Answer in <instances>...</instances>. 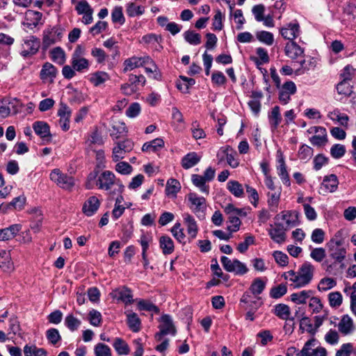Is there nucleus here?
I'll use <instances>...</instances> for the list:
<instances>
[{
	"mask_svg": "<svg viewBox=\"0 0 356 356\" xmlns=\"http://www.w3.org/2000/svg\"><path fill=\"white\" fill-rule=\"evenodd\" d=\"M40 40L35 35H29L22 40V49L19 54L27 58L35 55L40 47Z\"/></svg>",
	"mask_w": 356,
	"mask_h": 356,
	"instance_id": "obj_5",
	"label": "nucleus"
},
{
	"mask_svg": "<svg viewBox=\"0 0 356 356\" xmlns=\"http://www.w3.org/2000/svg\"><path fill=\"white\" fill-rule=\"evenodd\" d=\"M127 14L130 17L142 15L145 13V8L141 6H136L134 3L127 5Z\"/></svg>",
	"mask_w": 356,
	"mask_h": 356,
	"instance_id": "obj_50",
	"label": "nucleus"
},
{
	"mask_svg": "<svg viewBox=\"0 0 356 356\" xmlns=\"http://www.w3.org/2000/svg\"><path fill=\"white\" fill-rule=\"evenodd\" d=\"M318 64V59L314 57L309 56L306 59H303L300 62V67L294 72L295 74L302 75L306 72L314 70Z\"/></svg>",
	"mask_w": 356,
	"mask_h": 356,
	"instance_id": "obj_17",
	"label": "nucleus"
},
{
	"mask_svg": "<svg viewBox=\"0 0 356 356\" xmlns=\"http://www.w3.org/2000/svg\"><path fill=\"white\" fill-rule=\"evenodd\" d=\"M314 294L312 290H303L300 292L293 293L291 295V300L296 304H305L309 298Z\"/></svg>",
	"mask_w": 356,
	"mask_h": 356,
	"instance_id": "obj_30",
	"label": "nucleus"
},
{
	"mask_svg": "<svg viewBox=\"0 0 356 356\" xmlns=\"http://www.w3.org/2000/svg\"><path fill=\"white\" fill-rule=\"evenodd\" d=\"M313 149L311 147L304 144L300 147L298 152V156L300 160L308 161L313 156Z\"/></svg>",
	"mask_w": 356,
	"mask_h": 356,
	"instance_id": "obj_53",
	"label": "nucleus"
},
{
	"mask_svg": "<svg viewBox=\"0 0 356 356\" xmlns=\"http://www.w3.org/2000/svg\"><path fill=\"white\" fill-rule=\"evenodd\" d=\"M181 189V184L178 180L176 179H169L166 183L165 186V194L168 196L172 195V197H176L177 193Z\"/></svg>",
	"mask_w": 356,
	"mask_h": 356,
	"instance_id": "obj_37",
	"label": "nucleus"
},
{
	"mask_svg": "<svg viewBox=\"0 0 356 356\" xmlns=\"http://www.w3.org/2000/svg\"><path fill=\"white\" fill-rule=\"evenodd\" d=\"M47 340L53 345H56L59 341L61 340V337L59 332L56 328H50L46 332Z\"/></svg>",
	"mask_w": 356,
	"mask_h": 356,
	"instance_id": "obj_62",
	"label": "nucleus"
},
{
	"mask_svg": "<svg viewBox=\"0 0 356 356\" xmlns=\"http://www.w3.org/2000/svg\"><path fill=\"white\" fill-rule=\"evenodd\" d=\"M111 19L113 23H118L122 25L125 22V18L122 13V6H115L111 13Z\"/></svg>",
	"mask_w": 356,
	"mask_h": 356,
	"instance_id": "obj_51",
	"label": "nucleus"
},
{
	"mask_svg": "<svg viewBox=\"0 0 356 356\" xmlns=\"http://www.w3.org/2000/svg\"><path fill=\"white\" fill-rule=\"evenodd\" d=\"M109 79V75L105 72H97L91 75L90 81L95 86H99Z\"/></svg>",
	"mask_w": 356,
	"mask_h": 356,
	"instance_id": "obj_45",
	"label": "nucleus"
},
{
	"mask_svg": "<svg viewBox=\"0 0 356 356\" xmlns=\"http://www.w3.org/2000/svg\"><path fill=\"white\" fill-rule=\"evenodd\" d=\"M113 346L117 353L120 355H127L130 352L128 343L122 338H115Z\"/></svg>",
	"mask_w": 356,
	"mask_h": 356,
	"instance_id": "obj_36",
	"label": "nucleus"
},
{
	"mask_svg": "<svg viewBox=\"0 0 356 356\" xmlns=\"http://www.w3.org/2000/svg\"><path fill=\"white\" fill-rule=\"evenodd\" d=\"M227 188L228 191L236 197H241L243 196V188L238 181L229 180L227 184Z\"/></svg>",
	"mask_w": 356,
	"mask_h": 356,
	"instance_id": "obj_39",
	"label": "nucleus"
},
{
	"mask_svg": "<svg viewBox=\"0 0 356 356\" xmlns=\"http://www.w3.org/2000/svg\"><path fill=\"white\" fill-rule=\"evenodd\" d=\"M201 159V156L196 152H192L188 153L181 159V166L184 169H189L197 164Z\"/></svg>",
	"mask_w": 356,
	"mask_h": 356,
	"instance_id": "obj_25",
	"label": "nucleus"
},
{
	"mask_svg": "<svg viewBox=\"0 0 356 356\" xmlns=\"http://www.w3.org/2000/svg\"><path fill=\"white\" fill-rule=\"evenodd\" d=\"M137 307L139 311L152 312L155 314H159L160 312L159 307L147 300H139L137 303Z\"/></svg>",
	"mask_w": 356,
	"mask_h": 356,
	"instance_id": "obj_38",
	"label": "nucleus"
},
{
	"mask_svg": "<svg viewBox=\"0 0 356 356\" xmlns=\"http://www.w3.org/2000/svg\"><path fill=\"white\" fill-rule=\"evenodd\" d=\"M95 356H112L111 350L107 345L98 343L94 348Z\"/></svg>",
	"mask_w": 356,
	"mask_h": 356,
	"instance_id": "obj_56",
	"label": "nucleus"
},
{
	"mask_svg": "<svg viewBox=\"0 0 356 356\" xmlns=\"http://www.w3.org/2000/svg\"><path fill=\"white\" fill-rule=\"evenodd\" d=\"M346 152V147L341 144H334L330 148V154L336 159L343 157L345 155Z\"/></svg>",
	"mask_w": 356,
	"mask_h": 356,
	"instance_id": "obj_57",
	"label": "nucleus"
},
{
	"mask_svg": "<svg viewBox=\"0 0 356 356\" xmlns=\"http://www.w3.org/2000/svg\"><path fill=\"white\" fill-rule=\"evenodd\" d=\"M50 54H51V59L54 62H56L57 63H58L60 65H62L65 63V51L61 47H57L54 48L51 51Z\"/></svg>",
	"mask_w": 356,
	"mask_h": 356,
	"instance_id": "obj_47",
	"label": "nucleus"
},
{
	"mask_svg": "<svg viewBox=\"0 0 356 356\" xmlns=\"http://www.w3.org/2000/svg\"><path fill=\"white\" fill-rule=\"evenodd\" d=\"M342 295L339 291H334L329 293L328 300L332 307H338L342 303Z\"/></svg>",
	"mask_w": 356,
	"mask_h": 356,
	"instance_id": "obj_59",
	"label": "nucleus"
},
{
	"mask_svg": "<svg viewBox=\"0 0 356 356\" xmlns=\"http://www.w3.org/2000/svg\"><path fill=\"white\" fill-rule=\"evenodd\" d=\"M274 314L280 318L282 320H289L293 321L294 317L290 318L289 316L291 314L290 308L285 304H277L275 306Z\"/></svg>",
	"mask_w": 356,
	"mask_h": 356,
	"instance_id": "obj_34",
	"label": "nucleus"
},
{
	"mask_svg": "<svg viewBox=\"0 0 356 356\" xmlns=\"http://www.w3.org/2000/svg\"><path fill=\"white\" fill-rule=\"evenodd\" d=\"M285 54L291 59H296L304 54V49L293 41L286 43L284 49Z\"/></svg>",
	"mask_w": 356,
	"mask_h": 356,
	"instance_id": "obj_23",
	"label": "nucleus"
},
{
	"mask_svg": "<svg viewBox=\"0 0 356 356\" xmlns=\"http://www.w3.org/2000/svg\"><path fill=\"white\" fill-rule=\"evenodd\" d=\"M339 330L344 335L350 334L354 330L353 320L348 315H344L338 325Z\"/></svg>",
	"mask_w": 356,
	"mask_h": 356,
	"instance_id": "obj_28",
	"label": "nucleus"
},
{
	"mask_svg": "<svg viewBox=\"0 0 356 356\" xmlns=\"http://www.w3.org/2000/svg\"><path fill=\"white\" fill-rule=\"evenodd\" d=\"M33 129L35 133L42 138L51 136L50 127L49 124L44 121L35 122L33 124Z\"/></svg>",
	"mask_w": 356,
	"mask_h": 356,
	"instance_id": "obj_26",
	"label": "nucleus"
},
{
	"mask_svg": "<svg viewBox=\"0 0 356 356\" xmlns=\"http://www.w3.org/2000/svg\"><path fill=\"white\" fill-rule=\"evenodd\" d=\"M328 117L333 121L337 120L341 126H348V116L345 113H341L339 109L330 112Z\"/></svg>",
	"mask_w": 356,
	"mask_h": 356,
	"instance_id": "obj_41",
	"label": "nucleus"
},
{
	"mask_svg": "<svg viewBox=\"0 0 356 356\" xmlns=\"http://www.w3.org/2000/svg\"><path fill=\"white\" fill-rule=\"evenodd\" d=\"M220 152L223 154L224 156H225L227 163L232 168H235L238 165L239 163L238 160L235 158V156H236V152L230 146L222 147L220 149Z\"/></svg>",
	"mask_w": 356,
	"mask_h": 356,
	"instance_id": "obj_27",
	"label": "nucleus"
},
{
	"mask_svg": "<svg viewBox=\"0 0 356 356\" xmlns=\"http://www.w3.org/2000/svg\"><path fill=\"white\" fill-rule=\"evenodd\" d=\"M158 321L159 322L158 326L159 331L154 336L156 341H161L168 334L175 336L177 334V329L170 315L163 314Z\"/></svg>",
	"mask_w": 356,
	"mask_h": 356,
	"instance_id": "obj_4",
	"label": "nucleus"
},
{
	"mask_svg": "<svg viewBox=\"0 0 356 356\" xmlns=\"http://www.w3.org/2000/svg\"><path fill=\"white\" fill-rule=\"evenodd\" d=\"M191 181L193 185L200 189V191L208 195L209 193V186L207 185V181L202 175L194 174L191 176Z\"/></svg>",
	"mask_w": 356,
	"mask_h": 356,
	"instance_id": "obj_35",
	"label": "nucleus"
},
{
	"mask_svg": "<svg viewBox=\"0 0 356 356\" xmlns=\"http://www.w3.org/2000/svg\"><path fill=\"white\" fill-rule=\"evenodd\" d=\"M257 38L261 42L271 45L274 42V37L273 33L266 31H258L256 34Z\"/></svg>",
	"mask_w": 356,
	"mask_h": 356,
	"instance_id": "obj_54",
	"label": "nucleus"
},
{
	"mask_svg": "<svg viewBox=\"0 0 356 356\" xmlns=\"http://www.w3.org/2000/svg\"><path fill=\"white\" fill-rule=\"evenodd\" d=\"M164 146V141L161 138H155L151 141L145 143L142 147V151L145 152H156Z\"/></svg>",
	"mask_w": 356,
	"mask_h": 356,
	"instance_id": "obj_32",
	"label": "nucleus"
},
{
	"mask_svg": "<svg viewBox=\"0 0 356 356\" xmlns=\"http://www.w3.org/2000/svg\"><path fill=\"white\" fill-rule=\"evenodd\" d=\"M0 268L4 272H9L13 269L10 254L5 250H0Z\"/></svg>",
	"mask_w": 356,
	"mask_h": 356,
	"instance_id": "obj_29",
	"label": "nucleus"
},
{
	"mask_svg": "<svg viewBox=\"0 0 356 356\" xmlns=\"http://www.w3.org/2000/svg\"><path fill=\"white\" fill-rule=\"evenodd\" d=\"M265 287L266 282H264L261 278L257 277L252 281L249 290L254 296H257L264 291Z\"/></svg>",
	"mask_w": 356,
	"mask_h": 356,
	"instance_id": "obj_42",
	"label": "nucleus"
},
{
	"mask_svg": "<svg viewBox=\"0 0 356 356\" xmlns=\"http://www.w3.org/2000/svg\"><path fill=\"white\" fill-rule=\"evenodd\" d=\"M325 232L321 228H316L313 230L311 239L316 244H321L325 239Z\"/></svg>",
	"mask_w": 356,
	"mask_h": 356,
	"instance_id": "obj_63",
	"label": "nucleus"
},
{
	"mask_svg": "<svg viewBox=\"0 0 356 356\" xmlns=\"http://www.w3.org/2000/svg\"><path fill=\"white\" fill-rule=\"evenodd\" d=\"M56 68L51 63L47 62L42 65L40 76V79L44 81H50L53 82L56 76Z\"/></svg>",
	"mask_w": 356,
	"mask_h": 356,
	"instance_id": "obj_22",
	"label": "nucleus"
},
{
	"mask_svg": "<svg viewBox=\"0 0 356 356\" xmlns=\"http://www.w3.org/2000/svg\"><path fill=\"white\" fill-rule=\"evenodd\" d=\"M49 177L52 181L63 189L70 190L74 185V178L63 173L59 169L53 170Z\"/></svg>",
	"mask_w": 356,
	"mask_h": 356,
	"instance_id": "obj_8",
	"label": "nucleus"
},
{
	"mask_svg": "<svg viewBox=\"0 0 356 356\" xmlns=\"http://www.w3.org/2000/svg\"><path fill=\"white\" fill-rule=\"evenodd\" d=\"M354 348L351 343H343L337 351L335 356H350L353 352Z\"/></svg>",
	"mask_w": 356,
	"mask_h": 356,
	"instance_id": "obj_64",
	"label": "nucleus"
},
{
	"mask_svg": "<svg viewBox=\"0 0 356 356\" xmlns=\"http://www.w3.org/2000/svg\"><path fill=\"white\" fill-rule=\"evenodd\" d=\"M117 186L112 193H122L124 190L123 184L119 181H115V175L108 170L103 172L98 177L96 181V186L100 189L108 191L113 186Z\"/></svg>",
	"mask_w": 356,
	"mask_h": 356,
	"instance_id": "obj_3",
	"label": "nucleus"
},
{
	"mask_svg": "<svg viewBox=\"0 0 356 356\" xmlns=\"http://www.w3.org/2000/svg\"><path fill=\"white\" fill-rule=\"evenodd\" d=\"M81 48L77 46L74 50L72 57L71 65L74 70L79 72L86 71L89 68V61L85 58H80Z\"/></svg>",
	"mask_w": 356,
	"mask_h": 356,
	"instance_id": "obj_13",
	"label": "nucleus"
},
{
	"mask_svg": "<svg viewBox=\"0 0 356 356\" xmlns=\"http://www.w3.org/2000/svg\"><path fill=\"white\" fill-rule=\"evenodd\" d=\"M24 353L25 356H47V351L42 348H38L35 346L26 345L24 347Z\"/></svg>",
	"mask_w": 356,
	"mask_h": 356,
	"instance_id": "obj_43",
	"label": "nucleus"
},
{
	"mask_svg": "<svg viewBox=\"0 0 356 356\" xmlns=\"http://www.w3.org/2000/svg\"><path fill=\"white\" fill-rule=\"evenodd\" d=\"M338 186L339 180L336 175H326L321 184L319 193L325 195L327 193H334L337 190Z\"/></svg>",
	"mask_w": 356,
	"mask_h": 356,
	"instance_id": "obj_11",
	"label": "nucleus"
},
{
	"mask_svg": "<svg viewBox=\"0 0 356 356\" xmlns=\"http://www.w3.org/2000/svg\"><path fill=\"white\" fill-rule=\"evenodd\" d=\"M100 202L95 196L90 197L83 204L82 211L87 216H92L99 209Z\"/></svg>",
	"mask_w": 356,
	"mask_h": 356,
	"instance_id": "obj_20",
	"label": "nucleus"
},
{
	"mask_svg": "<svg viewBox=\"0 0 356 356\" xmlns=\"http://www.w3.org/2000/svg\"><path fill=\"white\" fill-rule=\"evenodd\" d=\"M183 218L186 225L187 233L189 237L191 239H194L198 232V227L195 218L188 213L183 214Z\"/></svg>",
	"mask_w": 356,
	"mask_h": 356,
	"instance_id": "obj_21",
	"label": "nucleus"
},
{
	"mask_svg": "<svg viewBox=\"0 0 356 356\" xmlns=\"http://www.w3.org/2000/svg\"><path fill=\"white\" fill-rule=\"evenodd\" d=\"M189 207L197 216L200 218L204 217V211L207 209L206 200L203 197L198 196L195 193H190L188 195Z\"/></svg>",
	"mask_w": 356,
	"mask_h": 356,
	"instance_id": "obj_9",
	"label": "nucleus"
},
{
	"mask_svg": "<svg viewBox=\"0 0 356 356\" xmlns=\"http://www.w3.org/2000/svg\"><path fill=\"white\" fill-rule=\"evenodd\" d=\"M343 240L337 235L326 243L329 257L334 261L333 264H330L327 259L323 261L322 265L325 266V269L327 272L330 273L333 269L334 265L337 263L341 264V266H343V262L347 254L346 248L343 246Z\"/></svg>",
	"mask_w": 356,
	"mask_h": 356,
	"instance_id": "obj_1",
	"label": "nucleus"
},
{
	"mask_svg": "<svg viewBox=\"0 0 356 356\" xmlns=\"http://www.w3.org/2000/svg\"><path fill=\"white\" fill-rule=\"evenodd\" d=\"M124 72L132 70L136 67H142L141 59H140L139 57L135 56L126 59L124 62Z\"/></svg>",
	"mask_w": 356,
	"mask_h": 356,
	"instance_id": "obj_48",
	"label": "nucleus"
},
{
	"mask_svg": "<svg viewBox=\"0 0 356 356\" xmlns=\"http://www.w3.org/2000/svg\"><path fill=\"white\" fill-rule=\"evenodd\" d=\"M287 292V287L284 284H280L273 287L270 291V296L274 299H278L284 296Z\"/></svg>",
	"mask_w": 356,
	"mask_h": 356,
	"instance_id": "obj_52",
	"label": "nucleus"
},
{
	"mask_svg": "<svg viewBox=\"0 0 356 356\" xmlns=\"http://www.w3.org/2000/svg\"><path fill=\"white\" fill-rule=\"evenodd\" d=\"M279 89V100L284 105L290 101L291 95L297 91L296 86L292 81H286Z\"/></svg>",
	"mask_w": 356,
	"mask_h": 356,
	"instance_id": "obj_12",
	"label": "nucleus"
},
{
	"mask_svg": "<svg viewBox=\"0 0 356 356\" xmlns=\"http://www.w3.org/2000/svg\"><path fill=\"white\" fill-rule=\"evenodd\" d=\"M134 145V142L130 139L116 143V145L113 149V160L116 162L122 159L124 154L133 149Z\"/></svg>",
	"mask_w": 356,
	"mask_h": 356,
	"instance_id": "obj_10",
	"label": "nucleus"
},
{
	"mask_svg": "<svg viewBox=\"0 0 356 356\" xmlns=\"http://www.w3.org/2000/svg\"><path fill=\"white\" fill-rule=\"evenodd\" d=\"M184 40L192 45H197L201 43L200 34L194 32L193 31L188 30L184 33Z\"/></svg>",
	"mask_w": 356,
	"mask_h": 356,
	"instance_id": "obj_46",
	"label": "nucleus"
},
{
	"mask_svg": "<svg viewBox=\"0 0 356 356\" xmlns=\"http://www.w3.org/2000/svg\"><path fill=\"white\" fill-rule=\"evenodd\" d=\"M337 285V282L330 277H325L321 280L318 286V289L322 291H326L332 289Z\"/></svg>",
	"mask_w": 356,
	"mask_h": 356,
	"instance_id": "obj_58",
	"label": "nucleus"
},
{
	"mask_svg": "<svg viewBox=\"0 0 356 356\" xmlns=\"http://www.w3.org/2000/svg\"><path fill=\"white\" fill-rule=\"evenodd\" d=\"M282 220H285L287 227H292L297 225L298 215L295 212L288 211L282 214Z\"/></svg>",
	"mask_w": 356,
	"mask_h": 356,
	"instance_id": "obj_61",
	"label": "nucleus"
},
{
	"mask_svg": "<svg viewBox=\"0 0 356 356\" xmlns=\"http://www.w3.org/2000/svg\"><path fill=\"white\" fill-rule=\"evenodd\" d=\"M268 118L271 130L273 131L276 130L278 128V126L280 125L282 119L280 113V106H274L271 111L268 113Z\"/></svg>",
	"mask_w": 356,
	"mask_h": 356,
	"instance_id": "obj_24",
	"label": "nucleus"
},
{
	"mask_svg": "<svg viewBox=\"0 0 356 356\" xmlns=\"http://www.w3.org/2000/svg\"><path fill=\"white\" fill-rule=\"evenodd\" d=\"M171 232L173 236L179 242H184L185 239V234L184 233V229L181 228V224L179 222H176L173 227L171 228Z\"/></svg>",
	"mask_w": 356,
	"mask_h": 356,
	"instance_id": "obj_60",
	"label": "nucleus"
},
{
	"mask_svg": "<svg viewBox=\"0 0 356 356\" xmlns=\"http://www.w3.org/2000/svg\"><path fill=\"white\" fill-rule=\"evenodd\" d=\"M64 323L70 331L74 332L79 327L81 322L72 314H69L65 317Z\"/></svg>",
	"mask_w": 356,
	"mask_h": 356,
	"instance_id": "obj_49",
	"label": "nucleus"
},
{
	"mask_svg": "<svg viewBox=\"0 0 356 356\" xmlns=\"http://www.w3.org/2000/svg\"><path fill=\"white\" fill-rule=\"evenodd\" d=\"M63 37V30L58 26H49L43 31L42 49L46 50L52 44L60 41Z\"/></svg>",
	"mask_w": 356,
	"mask_h": 356,
	"instance_id": "obj_7",
	"label": "nucleus"
},
{
	"mask_svg": "<svg viewBox=\"0 0 356 356\" xmlns=\"http://www.w3.org/2000/svg\"><path fill=\"white\" fill-rule=\"evenodd\" d=\"M268 205L269 209L271 211L276 212L280 198V192L268 193Z\"/></svg>",
	"mask_w": 356,
	"mask_h": 356,
	"instance_id": "obj_55",
	"label": "nucleus"
},
{
	"mask_svg": "<svg viewBox=\"0 0 356 356\" xmlns=\"http://www.w3.org/2000/svg\"><path fill=\"white\" fill-rule=\"evenodd\" d=\"M220 262L226 271L236 275H243L249 270L245 264L236 259L232 260L226 256H222Z\"/></svg>",
	"mask_w": 356,
	"mask_h": 356,
	"instance_id": "obj_6",
	"label": "nucleus"
},
{
	"mask_svg": "<svg viewBox=\"0 0 356 356\" xmlns=\"http://www.w3.org/2000/svg\"><path fill=\"white\" fill-rule=\"evenodd\" d=\"M113 298L122 301L125 305H130L134 302L131 290L127 286H121L115 289L111 293Z\"/></svg>",
	"mask_w": 356,
	"mask_h": 356,
	"instance_id": "obj_14",
	"label": "nucleus"
},
{
	"mask_svg": "<svg viewBox=\"0 0 356 356\" xmlns=\"http://www.w3.org/2000/svg\"><path fill=\"white\" fill-rule=\"evenodd\" d=\"M282 36L286 39L293 41L300 34V26L298 23H289L285 27H282L280 30Z\"/></svg>",
	"mask_w": 356,
	"mask_h": 356,
	"instance_id": "obj_16",
	"label": "nucleus"
},
{
	"mask_svg": "<svg viewBox=\"0 0 356 356\" xmlns=\"http://www.w3.org/2000/svg\"><path fill=\"white\" fill-rule=\"evenodd\" d=\"M127 133V127L124 122H115L113 124L110 130V135L113 138H119L122 135Z\"/></svg>",
	"mask_w": 356,
	"mask_h": 356,
	"instance_id": "obj_40",
	"label": "nucleus"
},
{
	"mask_svg": "<svg viewBox=\"0 0 356 356\" xmlns=\"http://www.w3.org/2000/svg\"><path fill=\"white\" fill-rule=\"evenodd\" d=\"M127 324L133 332H138L141 329V320L138 314L132 311L125 312Z\"/></svg>",
	"mask_w": 356,
	"mask_h": 356,
	"instance_id": "obj_19",
	"label": "nucleus"
},
{
	"mask_svg": "<svg viewBox=\"0 0 356 356\" xmlns=\"http://www.w3.org/2000/svg\"><path fill=\"white\" fill-rule=\"evenodd\" d=\"M314 267L309 261L304 262L297 272L289 270L284 274V278L291 282L294 289H298L309 284L314 276Z\"/></svg>",
	"mask_w": 356,
	"mask_h": 356,
	"instance_id": "obj_2",
	"label": "nucleus"
},
{
	"mask_svg": "<svg viewBox=\"0 0 356 356\" xmlns=\"http://www.w3.org/2000/svg\"><path fill=\"white\" fill-rule=\"evenodd\" d=\"M279 165L277 166V174L282 181L283 184L287 186H290L291 181L289 179V173L286 170V166L285 164L284 159L281 156V158L278 160Z\"/></svg>",
	"mask_w": 356,
	"mask_h": 356,
	"instance_id": "obj_33",
	"label": "nucleus"
},
{
	"mask_svg": "<svg viewBox=\"0 0 356 356\" xmlns=\"http://www.w3.org/2000/svg\"><path fill=\"white\" fill-rule=\"evenodd\" d=\"M337 90L339 95L349 97L353 93V86L350 81L341 80L336 86Z\"/></svg>",
	"mask_w": 356,
	"mask_h": 356,
	"instance_id": "obj_44",
	"label": "nucleus"
},
{
	"mask_svg": "<svg viewBox=\"0 0 356 356\" xmlns=\"http://www.w3.org/2000/svg\"><path fill=\"white\" fill-rule=\"evenodd\" d=\"M42 14L40 12L28 10L25 13L24 24L29 29L35 28L38 24H42Z\"/></svg>",
	"mask_w": 356,
	"mask_h": 356,
	"instance_id": "obj_18",
	"label": "nucleus"
},
{
	"mask_svg": "<svg viewBox=\"0 0 356 356\" xmlns=\"http://www.w3.org/2000/svg\"><path fill=\"white\" fill-rule=\"evenodd\" d=\"M159 246L164 254H170L174 252L175 245L172 239L167 235L159 238Z\"/></svg>",
	"mask_w": 356,
	"mask_h": 356,
	"instance_id": "obj_31",
	"label": "nucleus"
},
{
	"mask_svg": "<svg viewBox=\"0 0 356 356\" xmlns=\"http://www.w3.org/2000/svg\"><path fill=\"white\" fill-rule=\"evenodd\" d=\"M286 231L282 223H275V227L270 225V228L268 229V234L270 238L277 243H282L286 241Z\"/></svg>",
	"mask_w": 356,
	"mask_h": 356,
	"instance_id": "obj_15",
	"label": "nucleus"
}]
</instances>
